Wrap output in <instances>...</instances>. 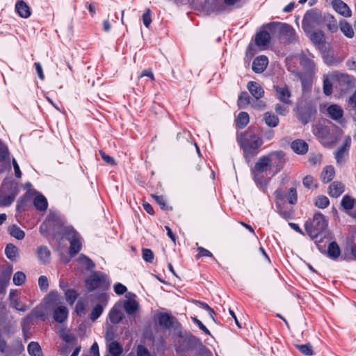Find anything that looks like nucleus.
I'll return each mask as SVG.
<instances>
[{"instance_id": "obj_1", "label": "nucleus", "mask_w": 356, "mask_h": 356, "mask_svg": "<svg viewBox=\"0 0 356 356\" xmlns=\"http://www.w3.org/2000/svg\"><path fill=\"white\" fill-rule=\"evenodd\" d=\"M283 158L282 152H273L259 157L251 169L254 181L266 189L271 177L282 170Z\"/></svg>"}, {"instance_id": "obj_2", "label": "nucleus", "mask_w": 356, "mask_h": 356, "mask_svg": "<svg viewBox=\"0 0 356 356\" xmlns=\"http://www.w3.org/2000/svg\"><path fill=\"white\" fill-rule=\"evenodd\" d=\"M175 341V351L180 356H186L190 352L195 351L197 356H206L209 349L203 345L200 339L193 334L190 331L179 332Z\"/></svg>"}, {"instance_id": "obj_3", "label": "nucleus", "mask_w": 356, "mask_h": 356, "mask_svg": "<svg viewBox=\"0 0 356 356\" xmlns=\"http://www.w3.org/2000/svg\"><path fill=\"white\" fill-rule=\"evenodd\" d=\"M238 141L243 150L245 158L256 155L262 145L260 137L251 131H246L240 135L238 137Z\"/></svg>"}, {"instance_id": "obj_4", "label": "nucleus", "mask_w": 356, "mask_h": 356, "mask_svg": "<svg viewBox=\"0 0 356 356\" xmlns=\"http://www.w3.org/2000/svg\"><path fill=\"white\" fill-rule=\"evenodd\" d=\"M327 227L325 217L320 213H315L313 218L307 220L305 224L307 234L312 239H315L316 242H318V237L324 234Z\"/></svg>"}, {"instance_id": "obj_5", "label": "nucleus", "mask_w": 356, "mask_h": 356, "mask_svg": "<svg viewBox=\"0 0 356 356\" xmlns=\"http://www.w3.org/2000/svg\"><path fill=\"white\" fill-rule=\"evenodd\" d=\"M85 285L88 292H92L101 287L108 289L110 282L106 274L101 271H94L85 280Z\"/></svg>"}, {"instance_id": "obj_6", "label": "nucleus", "mask_w": 356, "mask_h": 356, "mask_svg": "<svg viewBox=\"0 0 356 356\" xmlns=\"http://www.w3.org/2000/svg\"><path fill=\"white\" fill-rule=\"evenodd\" d=\"M266 27L272 29H276L279 31L280 38L287 43L293 42L296 39V32L294 29L286 24L270 23L266 25Z\"/></svg>"}, {"instance_id": "obj_7", "label": "nucleus", "mask_w": 356, "mask_h": 356, "mask_svg": "<svg viewBox=\"0 0 356 356\" xmlns=\"http://www.w3.org/2000/svg\"><path fill=\"white\" fill-rule=\"evenodd\" d=\"M321 20V16L319 12L311 10L307 12L302 19V27L306 33H309L313 29L318 26Z\"/></svg>"}, {"instance_id": "obj_8", "label": "nucleus", "mask_w": 356, "mask_h": 356, "mask_svg": "<svg viewBox=\"0 0 356 356\" xmlns=\"http://www.w3.org/2000/svg\"><path fill=\"white\" fill-rule=\"evenodd\" d=\"M58 220L57 225H63V221L60 216L56 212H50L46 221L44 222L40 227V232L44 236H47L51 234L56 233L55 227H51V222L54 220Z\"/></svg>"}, {"instance_id": "obj_9", "label": "nucleus", "mask_w": 356, "mask_h": 356, "mask_svg": "<svg viewBox=\"0 0 356 356\" xmlns=\"http://www.w3.org/2000/svg\"><path fill=\"white\" fill-rule=\"evenodd\" d=\"M351 145V138L350 136H345L342 145L334 152V158L338 164H342L345 162L346 158L348 154V151Z\"/></svg>"}, {"instance_id": "obj_10", "label": "nucleus", "mask_w": 356, "mask_h": 356, "mask_svg": "<svg viewBox=\"0 0 356 356\" xmlns=\"http://www.w3.org/2000/svg\"><path fill=\"white\" fill-rule=\"evenodd\" d=\"M67 239L70 243V252L76 254L81 249L80 236L71 227L67 229Z\"/></svg>"}, {"instance_id": "obj_11", "label": "nucleus", "mask_w": 356, "mask_h": 356, "mask_svg": "<svg viewBox=\"0 0 356 356\" xmlns=\"http://www.w3.org/2000/svg\"><path fill=\"white\" fill-rule=\"evenodd\" d=\"M273 88L276 92L277 98L283 103L286 104H291V101L290 100V97L291 96V93L286 86H274Z\"/></svg>"}, {"instance_id": "obj_12", "label": "nucleus", "mask_w": 356, "mask_h": 356, "mask_svg": "<svg viewBox=\"0 0 356 356\" xmlns=\"http://www.w3.org/2000/svg\"><path fill=\"white\" fill-rule=\"evenodd\" d=\"M327 112L329 117L333 120L339 123L343 122V110L341 106L337 104H332L327 107Z\"/></svg>"}, {"instance_id": "obj_13", "label": "nucleus", "mask_w": 356, "mask_h": 356, "mask_svg": "<svg viewBox=\"0 0 356 356\" xmlns=\"http://www.w3.org/2000/svg\"><path fill=\"white\" fill-rule=\"evenodd\" d=\"M12 273L13 268H3L0 270V295L5 293Z\"/></svg>"}, {"instance_id": "obj_14", "label": "nucleus", "mask_w": 356, "mask_h": 356, "mask_svg": "<svg viewBox=\"0 0 356 356\" xmlns=\"http://www.w3.org/2000/svg\"><path fill=\"white\" fill-rule=\"evenodd\" d=\"M175 319L170 314L165 312L159 314L157 318L159 325L164 329H170L174 325Z\"/></svg>"}, {"instance_id": "obj_15", "label": "nucleus", "mask_w": 356, "mask_h": 356, "mask_svg": "<svg viewBox=\"0 0 356 356\" xmlns=\"http://www.w3.org/2000/svg\"><path fill=\"white\" fill-rule=\"evenodd\" d=\"M333 8L341 15L345 17H350L352 12L348 5L341 0H333L332 1Z\"/></svg>"}, {"instance_id": "obj_16", "label": "nucleus", "mask_w": 356, "mask_h": 356, "mask_svg": "<svg viewBox=\"0 0 356 356\" xmlns=\"http://www.w3.org/2000/svg\"><path fill=\"white\" fill-rule=\"evenodd\" d=\"M68 316V309L64 305H60L55 308L53 313L54 321L58 323L65 321Z\"/></svg>"}, {"instance_id": "obj_17", "label": "nucleus", "mask_w": 356, "mask_h": 356, "mask_svg": "<svg viewBox=\"0 0 356 356\" xmlns=\"http://www.w3.org/2000/svg\"><path fill=\"white\" fill-rule=\"evenodd\" d=\"M268 63V58L266 56L257 57L252 63V70L256 73L264 72Z\"/></svg>"}, {"instance_id": "obj_18", "label": "nucleus", "mask_w": 356, "mask_h": 356, "mask_svg": "<svg viewBox=\"0 0 356 356\" xmlns=\"http://www.w3.org/2000/svg\"><path fill=\"white\" fill-rule=\"evenodd\" d=\"M248 89L250 94L257 99H260L264 95L263 88L257 82L250 81L248 83Z\"/></svg>"}, {"instance_id": "obj_19", "label": "nucleus", "mask_w": 356, "mask_h": 356, "mask_svg": "<svg viewBox=\"0 0 356 356\" xmlns=\"http://www.w3.org/2000/svg\"><path fill=\"white\" fill-rule=\"evenodd\" d=\"M15 10L22 18H28L31 14V8L23 0H17Z\"/></svg>"}, {"instance_id": "obj_20", "label": "nucleus", "mask_w": 356, "mask_h": 356, "mask_svg": "<svg viewBox=\"0 0 356 356\" xmlns=\"http://www.w3.org/2000/svg\"><path fill=\"white\" fill-rule=\"evenodd\" d=\"M291 147L298 154H305L308 151L307 143L301 139L293 140L291 143Z\"/></svg>"}, {"instance_id": "obj_21", "label": "nucleus", "mask_w": 356, "mask_h": 356, "mask_svg": "<svg viewBox=\"0 0 356 356\" xmlns=\"http://www.w3.org/2000/svg\"><path fill=\"white\" fill-rule=\"evenodd\" d=\"M36 254L42 264H47L50 260L51 252L46 246H39L36 250Z\"/></svg>"}, {"instance_id": "obj_22", "label": "nucleus", "mask_w": 356, "mask_h": 356, "mask_svg": "<svg viewBox=\"0 0 356 356\" xmlns=\"http://www.w3.org/2000/svg\"><path fill=\"white\" fill-rule=\"evenodd\" d=\"M270 41V34L266 31H262L258 33L255 38V43L259 47L267 46Z\"/></svg>"}, {"instance_id": "obj_23", "label": "nucleus", "mask_w": 356, "mask_h": 356, "mask_svg": "<svg viewBox=\"0 0 356 356\" xmlns=\"http://www.w3.org/2000/svg\"><path fill=\"white\" fill-rule=\"evenodd\" d=\"M344 191V186L341 182L334 181L329 187V194L333 197H337Z\"/></svg>"}, {"instance_id": "obj_24", "label": "nucleus", "mask_w": 356, "mask_h": 356, "mask_svg": "<svg viewBox=\"0 0 356 356\" xmlns=\"http://www.w3.org/2000/svg\"><path fill=\"white\" fill-rule=\"evenodd\" d=\"M310 40L315 44H323L325 42V38L324 33L321 31H312L309 33H307Z\"/></svg>"}, {"instance_id": "obj_25", "label": "nucleus", "mask_w": 356, "mask_h": 356, "mask_svg": "<svg viewBox=\"0 0 356 356\" xmlns=\"http://www.w3.org/2000/svg\"><path fill=\"white\" fill-rule=\"evenodd\" d=\"M334 168L332 165H327L323 168L321 175V179L323 182L327 183L334 178Z\"/></svg>"}, {"instance_id": "obj_26", "label": "nucleus", "mask_w": 356, "mask_h": 356, "mask_svg": "<svg viewBox=\"0 0 356 356\" xmlns=\"http://www.w3.org/2000/svg\"><path fill=\"white\" fill-rule=\"evenodd\" d=\"M108 351L112 356H120L123 352V348L118 341H114L108 344Z\"/></svg>"}, {"instance_id": "obj_27", "label": "nucleus", "mask_w": 356, "mask_h": 356, "mask_svg": "<svg viewBox=\"0 0 356 356\" xmlns=\"http://www.w3.org/2000/svg\"><path fill=\"white\" fill-rule=\"evenodd\" d=\"M124 309L128 315H133L137 312L138 304L135 300L129 299L124 302Z\"/></svg>"}, {"instance_id": "obj_28", "label": "nucleus", "mask_w": 356, "mask_h": 356, "mask_svg": "<svg viewBox=\"0 0 356 356\" xmlns=\"http://www.w3.org/2000/svg\"><path fill=\"white\" fill-rule=\"evenodd\" d=\"M27 350L30 356H43L42 348L38 342H30Z\"/></svg>"}, {"instance_id": "obj_29", "label": "nucleus", "mask_w": 356, "mask_h": 356, "mask_svg": "<svg viewBox=\"0 0 356 356\" xmlns=\"http://www.w3.org/2000/svg\"><path fill=\"white\" fill-rule=\"evenodd\" d=\"M340 254L341 250L339 245L335 241L331 242L328 245L327 255L330 258L336 259L340 256Z\"/></svg>"}, {"instance_id": "obj_30", "label": "nucleus", "mask_w": 356, "mask_h": 356, "mask_svg": "<svg viewBox=\"0 0 356 356\" xmlns=\"http://www.w3.org/2000/svg\"><path fill=\"white\" fill-rule=\"evenodd\" d=\"M356 203V200L348 195H346L341 200V207L348 212L350 211Z\"/></svg>"}, {"instance_id": "obj_31", "label": "nucleus", "mask_w": 356, "mask_h": 356, "mask_svg": "<svg viewBox=\"0 0 356 356\" xmlns=\"http://www.w3.org/2000/svg\"><path fill=\"white\" fill-rule=\"evenodd\" d=\"M33 204L38 210L42 211L47 209L48 204L47 199L42 195H36Z\"/></svg>"}, {"instance_id": "obj_32", "label": "nucleus", "mask_w": 356, "mask_h": 356, "mask_svg": "<svg viewBox=\"0 0 356 356\" xmlns=\"http://www.w3.org/2000/svg\"><path fill=\"white\" fill-rule=\"evenodd\" d=\"M324 20L326 23L327 29L332 33H335L338 30V24L334 17L331 15H325L324 16Z\"/></svg>"}, {"instance_id": "obj_33", "label": "nucleus", "mask_w": 356, "mask_h": 356, "mask_svg": "<svg viewBox=\"0 0 356 356\" xmlns=\"http://www.w3.org/2000/svg\"><path fill=\"white\" fill-rule=\"evenodd\" d=\"M9 234L17 240H22L25 237V233L16 225L8 227Z\"/></svg>"}, {"instance_id": "obj_34", "label": "nucleus", "mask_w": 356, "mask_h": 356, "mask_svg": "<svg viewBox=\"0 0 356 356\" xmlns=\"http://www.w3.org/2000/svg\"><path fill=\"white\" fill-rule=\"evenodd\" d=\"M108 318L110 321L113 324H118L122 319L123 316L120 310L112 308L108 314Z\"/></svg>"}, {"instance_id": "obj_35", "label": "nucleus", "mask_w": 356, "mask_h": 356, "mask_svg": "<svg viewBox=\"0 0 356 356\" xmlns=\"http://www.w3.org/2000/svg\"><path fill=\"white\" fill-rule=\"evenodd\" d=\"M10 154L8 147L0 140V162L10 165Z\"/></svg>"}, {"instance_id": "obj_36", "label": "nucleus", "mask_w": 356, "mask_h": 356, "mask_svg": "<svg viewBox=\"0 0 356 356\" xmlns=\"http://www.w3.org/2000/svg\"><path fill=\"white\" fill-rule=\"evenodd\" d=\"M296 348L305 355L312 356L314 355L313 347L309 343L305 344H296Z\"/></svg>"}, {"instance_id": "obj_37", "label": "nucleus", "mask_w": 356, "mask_h": 356, "mask_svg": "<svg viewBox=\"0 0 356 356\" xmlns=\"http://www.w3.org/2000/svg\"><path fill=\"white\" fill-rule=\"evenodd\" d=\"M5 252L7 257L11 260H16L18 257V249L13 244L7 245Z\"/></svg>"}, {"instance_id": "obj_38", "label": "nucleus", "mask_w": 356, "mask_h": 356, "mask_svg": "<svg viewBox=\"0 0 356 356\" xmlns=\"http://www.w3.org/2000/svg\"><path fill=\"white\" fill-rule=\"evenodd\" d=\"M340 29L341 32L348 38H353L354 35V31L350 24L346 21H341L339 24Z\"/></svg>"}, {"instance_id": "obj_39", "label": "nucleus", "mask_w": 356, "mask_h": 356, "mask_svg": "<svg viewBox=\"0 0 356 356\" xmlns=\"http://www.w3.org/2000/svg\"><path fill=\"white\" fill-rule=\"evenodd\" d=\"M103 311L104 307L102 306V305L99 303L97 304L92 309V312L90 314V319L92 321H95L100 317Z\"/></svg>"}, {"instance_id": "obj_40", "label": "nucleus", "mask_w": 356, "mask_h": 356, "mask_svg": "<svg viewBox=\"0 0 356 356\" xmlns=\"http://www.w3.org/2000/svg\"><path fill=\"white\" fill-rule=\"evenodd\" d=\"M331 79H333V76H332L331 78L328 75L324 76L323 79V92L326 95H331L332 92V83L331 81Z\"/></svg>"}, {"instance_id": "obj_41", "label": "nucleus", "mask_w": 356, "mask_h": 356, "mask_svg": "<svg viewBox=\"0 0 356 356\" xmlns=\"http://www.w3.org/2000/svg\"><path fill=\"white\" fill-rule=\"evenodd\" d=\"M249 122V115L246 112H241L237 117L236 124L240 128H243Z\"/></svg>"}, {"instance_id": "obj_42", "label": "nucleus", "mask_w": 356, "mask_h": 356, "mask_svg": "<svg viewBox=\"0 0 356 356\" xmlns=\"http://www.w3.org/2000/svg\"><path fill=\"white\" fill-rule=\"evenodd\" d=\"M67 302L73 305L79 296V293L74 289H67L65 291Z\"/></svg>"}, {"instance_id": "obj_43", "label": "nucleus", "mask_w": 356, "mask_h": 356, "mask_svg": "<svg viewBox=\"0 0 356 356\" xmlns=\"http://www.w3.org/2000/svg\"><path fill=\"white\" fill-rule=\"evenodd\" d=\"M264 120L265 122L269 126L272 127H275L278 124L279 119L275 115L270 114L269 113H266L264 115Z\"/></svg>"}, {"instance_id": "obj_44", "label": "nucleus", "mask_w": 356, "mask_h": 356, "mask_svg": "<svg viewBox=\"0 0 356 356\" xmlns=\"http://www.w3.org/2000/svg\"><path fill=\"white\" fill-rule=\"evenodd\" d=\"M250 97L248 95V92H242L239 97L238 100V105L240 108H244L248 104H250Z\"/></svg>"}, {"instance_id": "obj_45", "label": "nucleus", "mask_w": 356, "mask_h": 356, "mask_svg": "<svg viewBox=\"0 0 356 356\" xmlns=\"http://www.w3.org/2000/svg\"><path fill=\"white\" fill-rule=\"evenodd\" d=\"M330 204V201L326 196L320 195L315 200V205L320 209L326 208Z\"/></svg>"}, {"instance_id": "obj_46", "label": "nucleus", "mask_w": 356, "mask_h": 356, "mask_svg": "<svg viewBox=\"0 0 356 356\" xmlns=\"http://www.w3.org/2000/svg\"><path fill=\"white\" fill-rule=\"evenodd\" d=\"M26 280V275L22 271H17L13 275V283L16 286H22Z\"/></svg>"}, {"instance_id": "obj_47", "label": "nucleus", "mask_w": 356, "mask_h": 356, "mask_svg": "<svg viewBox=\"0 0 356 356\" xmlns=\"http://www.w3.org/2000/svg\"><path fill=\"white\" fill-rule=\"evenodd\" d=\"M303 185L309 188H316L318 186V184L316 181H315L314 178L311 175H307L303 179Z\"/></svg>"}, {"instance_id": "obj_48", "label": "nucleus", "mask_w": 356, "mask_h": 356, "mask_svg": "<svg viewBox=\"0 0 356 356\" xmlns=\"http://www.w3.org/2000/svg\"><path fill=\"white\" fill-rule=\"evenodd\" d=\"M58 294L56 291H50L44 298V301L49 304H56L58 300Z\"/></svg>"}, {"instance_id": "obj_49", "label": "nucleus", "mask_w": 356, "mask_h": 356, "mask_svg": "<svg viewBox=\"0 0 356 356\" xmlns=\"http://www.w3.org/2000/svg\"><path fill=\"white\" fill-rule=\"evenodd\" d=\"M78 264L81 267H94L95 264L84 255H81L78 259Z\"/></svg>"}, {"instance_id": "obj_50", "label": "nucleus", "mask_w": 356, "mask_h": 356, "mask_svg": "<svg viewBox=\"0 0 356 356\" xmlns=\"http://www.w3.org/2000/svg\"><path fill=\"white\" fill-rule=\"evenodd\" d=\"M38 286H39L40 289L42 292L47 291V290L49 289V282H48V279L46 276L41 275L39 277Z\"/></svg>"}, {"instance_id": "obj_51", "label": "nucleus", "mask_w": 356, "mask_h": 356, "mask_svg": "<svg viewBox=\"0 0 356 356\" xmlns=\"http://www.w3.org/2000/svg\"><path fill=\"white\" fill-rule=\"evenodd\" d=\"M33 317L30 313L26 317H24L21 323L22 330L23 333L25 334L26 327H28L33 321Z\"/></svg>"}, {"instance_id": "obj_52", "label": "nucleus", "mask_w": 356, "mask_h": 356, "mask_svg": "<svg viewBox=\"0 0 356 356\" xmlns=\"http://www.w3.org/2000/svg\"><path fill=\"white\" fill-rule=\"evenodd\" d=\"M191 320L193 322L196 324L198 327L206 334L211 335L210 331L207 329V327L202 323V322L199 320L196 316L191 317Z\"/></svg>"}, {"instance_id": "obj_53", "label": "nucleus", "mask_w": 356, "mask_h": 356, "mask_svg": "<svg viewBox=\"0 0 356 356\" xmlns=\"http://www.w3.org/2000/svg\"><path fill=\"white\" fill-rule=\"evenodd\" d=\"M14 201V197L12 195H0V207L10 205Z\"/></svg>"}, {"instance_id": "obj_54", "label": "nucleus", "mask_w": 356, "mask_h": 356, "mask_svg": "<svg viewBox=\"0 0 356 356\" xmlns=\"http://www.w3.org/2000/svg\"><path fill=\"white\" fill-rule=\"evenodd\" d=\"M31 314L33 316V318H40L43 321H45V318H46L45 312L41 309H39L38 308H35L32 310Z\"/></svg>"}, {"instance_id": "obj_55", "label": "nucleus", "mask_w": 356, "mask_h": 356, "mask_svg": "<svg viewBox=\"0 0 356 356\" xmlns=\"http://www.w3.org/2000/svg\"><path fill=\"white\" fill-rule=\"evenodd\" d=\"M287 200L290 204H294L297 201V194L296 191L293 188H291L286 195Z\"/></svg>"}, {"instance_id": "obj_56", "label": "nucleus", "mask_w": 356, "mask_h": 356, "mask_svg": "<svg viewBox=\"0 0 356 356\" xmlns=\"http://www.w3.org/2000/svg\"><path fill=\"white\" fill-rule=\"evenodd\" d=\"M143 259L146 261L152 263L154 259L153 252L150 249H143Z\"/></svg>"}, {"instance_id": "obj_57", "label": "nucleus", "mask_w": 356, "mask_h": 356, "mask_svg": "<svg viewBox=\"0 0 356 356\" xmlns=\"http://www.w3.org/2000/svg\"><path fill=\"white\" fill-rule=\"evenodd\" d=\"M136 356H151V354L145 346L140 344L137 346Z\"/></svg>"}, {"instance_id": "obj_58", "label": "nucleus", "mask_w": 356, "mask_h": 356, "mask_svg": "<svg viewBox=\"0 0 356 356\" xmlns=\"http://www.w3.org/2000/svg\"><path fill=\"white\" fill-rule=\"evenodd\" d=\"M113 289H114L115 293L119 296L123 295L127 291V288L126 287V286H124V284H122L120 282L116 283L114 285Z\"/></svg>"}, {"instance_id": "obj_59", "label": "nucleus", "mask_w": 356, "mask_h": 356, "mask_svg": "<svg viewBox=\"0 0 356 356\" xmlns=\"http://www.w3.org/2000/svg\"><path fill=\"white\" fill-rule=\"evenodd\" d=\"M251 106L258 111H263L266 108V104L264 102L257 99L250 103Z\"/></svg>"}, {"instance_id": "obj_60", "label": "nucleus", "mask_w": 356, "mask_h": 356, "mask_svg": "<svg viewBox=\"0 0 356 356\" xmlns=\"http://www.w3.org/2000/svg\"><path fill=\"white\" fill-rule=\"evenodd\" d=\"M86 305L82 300H78L75 306V312L77 314L81 315L85 313Z\"/></svg>"}, {"instance_id": "obj_61", "label": "nucleus", "mask_w": 356, "mask_h": 356, "mask_svg": "<svg viewBox=\"0 0 356 356\" xmlns=\"http://www.w3.org/2000/svg\"><path fill=\"white\" fill-rule=\"evenodd\" d=\"M99 154L102 157V159L108 164L111 165H115L116 163L114 160V159L108 155H107L102 150L99 151Z\"/></svg>"}, {"instance_id": "obj_62", "label": "nucleus", "mask_w": 356, "mask_h": 356, "mask_svg": "<svg viewBox=\"0 0 356 356\" xmlns=\"http://www.w3.org/2000/svg\"><path fill=\"white\" fill-rule=\"evenodd\" d=\"M151 11L148 8L146 10V12L143 15V24L144 25L148 28L152 22V19H151Z\"/></svg>"}, {"instance_id": "obj_63", "label": "nucleus", "mask_w": 356, "mask_h": 356, "mask_svg": "<svg viewBox=\"0 0 356 356\" xmlns=\"http://www.w3.org/2000/svg\"><path fill=\"white\" fill-rule=\"evenodd\" d=\"M60 338L67 343H72L76 340V337L74 335L69 333L61 334Z\"/></svg>"}, {"instance_id": "obj_64", "label": "nucleus", "mask_w": 356, "mask_h": 356, "mask_svg": "<svg viewBox=\"0 0 356 356\" xmlns=\"http://www.w3.org/2000/svg\"><path fill=\"white\" fill-rule=\"evenodd\" d=\"M94 298L100 302H107V294L105 292L96 293L92 295Z\"/></svg>"}]
</instances>
